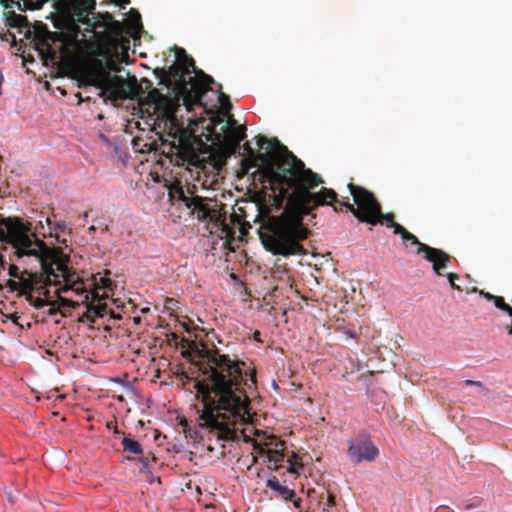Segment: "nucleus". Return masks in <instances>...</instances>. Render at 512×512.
<instances>
[{"label":"nucleus","instance_id":"1","mask_svg":"<svg viewBox=\"0 0 512 512\" xmlns=\"http://www.w3.org/2000/svg\"><path fill=\"white\" fill-rule=\"evenodd\" d=\"M213 352L217 356L216 364L221 369H212L206 379L190 380L196 390V399L203 405L201 410H197L199 427L217 430L218 440L229 441L230 431L223 428L219 420L224 415L237 419L249 410L250 398L244 387L248 383L241 368L244 362L231 360L228 354H220L218 348H214Z\"/></svg>","mask_w":512,"mask_h":512},{"label":"nucleus","instance_id":"2","mask_svg":"<svg viewBox=\"0 0 512 512\" xmlns=\"http://www.w3.org/2000/svg\"><path fill=\"white\" fill-rule=\"evenodd\" d=\"M146 102L153 106V126L159 134L162 154L179 167H199L202 163L200 155L206 144L177 118L182 102L180 97H170L157 88H151Z\"/></svg>","mask_w":512,"mask_h":512},{"label":"nucleus","instance_id":"3","mask_svg":"<svg viewBox=\"0 0 512 512\" xmlns=\"http://www.w3.org/2000/svg\"><path fill=\"white\" fill-rule=\"evenodd\" d=\"M256 140L259 148L266 151L246 156L242 160V167L246 171L251 168H258L261 163L263 165V176L270 183H277L282 187L294 189L302 202L305 190L313 189L324 182L320 175L306 168L304 162L298 159L278 139H268L259 134Z\"/></svg>","mask_w":512,"mask_h":512},{"label":"nucleus","instance_id":"4","mask_svg":"<svg viewBox=\"0 0 512 512\" xmlns=\"http://www.w3.org/2000/svg\"><path fill=\"white\" fill-rule=\"evenodd\" d=\"M348 189L353 203H350L348 197L338 199L333 189L322 188L316 193L310 192V189L305 190L303 204L307 207L329 205L335 212L351 213L358 221L366 224H398L393 212H382V206L374 193L352 182L348 184Z\"/></svg>","mask_w":512,"mask_h":512},{"label":"nucleus","instance_id":"5","mask_svg":"<svg viewBox=\"0 0 512 512\" xmlns=\"http://www.w3.org/2000/svg\"><path fill=\"white\" fill-rule=\"evenodd\" d=\"M176 62L169 67L155 68L153 73L159 79V85L171 89L180 97L187 112H192L194 106H202L205 90L191 75L196 70L194 59L183 48L175 49Z\"/></svg>","mask_w":512,"mask_h":512},{"label":"nucleus","instance_id":"6","mask_svg":"<svg viewBox=\"0 0 512 512\" xmlns=\"http://www.w3.org/2000/svg\"><path fill=\"white\" fill-rule=\"evenodd\" d=\"M64 10L71 16V29L79 32V24L88 26L86 33H93L99 40L111 45H118L122 38L124 27L106 13L104 15L95 13V0H57Z\"/></svg>","mask_w":512,"mask_h":512},{"label":"nucleus","instance_id":"7","mask_svg":"<svg viewBox=\"0 0 512 512\" xmlns=\"http://www.w3.org/2000/svg\"><path fill=\"white\" fill-rule=\"evenodd\" d=\"M81 82L84 85L100 89L99 96L104 100L133 99L141 90L135 78H133V84L130 85L120 76H111L106 71L104 61L98 58H91L83 65Z\"/></svg>","mask_w":512,"mask_h":512},{"label":"nucleus","instance_id":"8","mask_svg":"<svg viewBox=\"0 0 512 512\" xmlns=\"http://www.w3.org/2000/svg\"><path fill=\"white\" fill-rule=\"evenodd\" d=\"M264 249L275 256L306 255L302 242L310 236L308 226H258Z\"/></svg>","mask_w":512,"mask_h":512},{"label":"nucleus","instance_id":"9","mask_svg":"<svg viewBox=\"0 0 512 512\" xmlns=\"http://www.w3.org/2000/svg\"><path fill=\"white\" fill-rule=\"evenodd\" d=\"M30 226H0V242L11 245L18 259L28 256L40 260L42 267L46 265L44 258L48 249L46 243L33 233ZM6 261L0 253V272L5 270Z\"/></svg>","mask_w":512,"mask_h":512},{"label":"nucleus","instance_id":"10","mask_svg":"<svg viewBox=\"0 0 512 512\" xmlns=\"http://www.w3.org/2000/svg\"><path fill=\"white\" fill-rule=\"evenodd\" d=\"M168 189L170 200L182 202L190 210V214L195 215L199 221L208 220L212 224H226L218 221L217 204L211 206V201L199 196L187 195L180 180L173 181Z\"/></svg>","mask_w":512,"mask_h":512},{"label":"nucleus","instance_id":"11","mask_svg":"<svg viewBox=\"0 0 512 512\" xmlns=\"http://www.w3.org/2000/svg\"><path fill=\"white\" fill-rule=\"evenodd\" d=\"M392 227L395 233L401 235L406 247L417 246L416 254H422L426 261L432 263L433 271L439 276L443 275L441 270L448 267L452 258L448 253L442 249L420 242L414 234L405 229V226Z\"/></svg>","mask_w":512,"mask_h":512},{"label":"nucleus","instance_id":"12","mask_svg":"<svg viewBox=\"0 0 512 512\" xmlns=\"http://www.w3.org/2000/svg\"><path fill=\"white\" fill-rule=\"evenodd\" d=\"M223 123V119L220 117L213 118L208 127L210 132L209 136L212 143L215 145H224L232 151L241 149V142L246 137V127L240 125L234 128H229L228 125H222L220 131L217 132L215 129L218 125Z\"/></svg>","mask_w":512,"mask_h":512},{"label":"nucleus","instance_id":"13","mask_svg":"<svg viewBox=\"0 0 512 512\" xmlns=\"http://www.w3.org/2000/svg\"><path fill=\"white\" fill-rule=\"evenodd\" d=\"M254 226H204L210 233H218L222 241V248L228 252H234L240 244L247 243L249 229Z\"/></svg>","mask_w":512,"mask_h":512},{"label":"nucleus","instance_id":"14","mask_svg":"<svg viewBox=\"0 0 512 512\" xmlns=\"http://www.w3.org/2000/svg\"><path fill=\"white\" fill-rule=\"evenodd\" d=\"M348 455L356 464L362 461L372 462L379 455V449L365 437H357L348 443Z\"/></svg>","mask_w":512,"mask_h":512},{"label":"nucleus","instance_id":"15","mask_svg":"<svg viewBox=\"0 0 512 512\" xmlns=\"http://www.w3.org/2000/svg\"><path fill=\"white\" fill-rule=\"evenodd\" d=\"M266 486L285 501L290 500L295 496V490L290 489L286 485H282L276 477L269 478L266 481Z\"/></svg>","mask_w":512,"mask_h":512},{"label":"nucleus","instance_id":"16","mask_svg":"<svg viewBox=\"0 0 512 512\" xmlns=\"http://www.w3.org/2000/svg\"><path fill=\"white\" fill-rule=\"evenodd\" d=\"M121 444L125 451L133 455H141L143 453V447L140 442L133 439L130 435L123 434Z\"/></svg>","mask_w":512,"mask_h":512},{"label":"nucleus","instance_id":"17","mask_svg":"<svg viewBox=\"0 0 512 512\" xmlns=\"http://www.w3.org/2000/svg\"><path fill=\"white\" fill-rule=\"evenodd\" d=\"M6 22L10 27L13 28H24L28 27L27 17L21 14H16L13 10H9L5 13Z\"/></svg>","mask_w":512,"mask_h":512},{"label":"nucleus","instance_id":"18","mask_svg":"<svg viewBox=\"0 0 512 512\" xmlns=\"http://www.w3.org/2000/svg\"><path fill=\"white\" fill-rule=\"evenodd\" d=\"M193 73H195L194 78L196 79V82L203 87L206 94L207 91L210 90L209 85L215 83L214 79L210 75L204 73L202 70H199L197 67L196 70H193Z\"/></svg>","mask_w":512,"mask_h":512},{"label":"nucleus","instance_id":"19","mask_svg":"<svg viewBox=\"0 0 512 512\" xmlns=\"http://www.w3.org/2000/svg\"><path fill=\"white\" fill-rule=\"evenodd\" d=\"M8 275L13 278H18L22 283V288L24 290H32L33 284L32 281L23 277H20V270L16 264H11L8 268Z\"/></svg>","mask_w":512,"mask_h":512},{"label":"nucleus","instance_id":"20","mask_svg":"<svg viewBox=\"0 0 512 512\" xmlns=\"http://www.w3.org/2000/svg\"><path fill=\"white\" fill-rule=\"evenodd\" d=\"M24 295L29 304L35 309H42L46 306L52 305V300L42 299L41 297L34 296L32 293H27Z\"/></svg>","mask_w":512,"mask_h":512},{"label":"nucleus","instance_id":"21","mask_svg":"<svg viewBox=\"0 0 512 512\" xmlns=\"http://www.w3.org/2000/svg\"><path fill=\"white\" fill-rule=\"evenodd\" d=\"M87 309L96 318H104L108 312V307L103 303L88 304Z\"/></svg>","mask_w":512,"mask_h":512},{"label":"nucleus","instance_id":"22","mask_svg":"<svg viewBox=\"0 0 512 512\" xmlns=\"http://www.w3.org/2000/svg\"><path fill=\"white\" fill-rule=\"evenodd\" d=\"M5 288H7L10 293L19 291L20 296L24 295L27 291L22 288L20 281L16 282L12 279H8L5 284H0V291H3Z\"/></svg>","mask_w":512,"mask_h":512},{"label":"nucleus","instance_id":"23","mask_svg":"<svg viewBox=\"0 0 512 512\" xmlns=\"http://www.w3.org/2000/svg\"><path fill=\"white\" fill-rule=\"evenodd\" d=\"M493 303L501 311L507 313L508 315L512 314V307L505 302L502 296H496Z\"/></svg>","mask_w":512,"mask_h":512},{"label":"nucleus","instance_id":"24","mask_svg":"<svg viewBox=\"0 0 512 512\" xmlns=\"http://www.w3.org/2000/svg\"><path fill=\"white\" fill-rule=\"evenodd\" d=\"M47 40L48 39H44L42 41V45L46 46V59L55 61L58 58V52L50 46Z\"/></svg>","mask_w":512,"mask_h":512},{"label":"nucleus","instance_id":"25","mask_svg":"<svg viewBox=\"0 0 512 512\" xmlns=\"http://www.w3.org/2000/svg\"><path fill=\"white\" fill-rule=\"evenodd\" d=\"M286 456L284 454L283 451H275L274 452V455L269 459L270 462L274 461L275 464H278V463H283L284 461H286ZM287 462L291 463L290 462V459H287Z\"/></svg>","mask_w":512,"mask_h":512},{"label":"nucleus","instance_id":"26","mask_svg":"<svg viewBox=\"0 0 512 512\" xmlns=\"http://www.w3.org/2000/svg\"><path fill=\"white\" fill-rule=\"evenodd\" d=\"M471 292H474V293H479V295L481 297H483L484 299H486L487 301H491V302H494L495 298H496V295H493L489 292H486L484 290H480L478 289L477 287H474L472 288Z\"/></svg>","mask_w":512,"mask_h":512},{"label":"nucleus","instance_id":"27","mask_svg":"<svg viewBox=\"0 0 512 512\" xmlns=\"http://www.w3.org/2000/svg\"><path fill=\"white\" fill-rule=\"evenodd\" d=\"M138 461L139 463L142 464V469H141V472L143 473H146V474H151V470H150V459L149 457H139L138 458Z\"/></svg>","mask_w":512,"mask_h":512},{"label":"nucleus","instance_id":"28","mask_svg":"<svg viewBox=\"0 0 512 512\" xmlns=\"http://www.w3.org/2000/svg\"><path fill=\"white\" fill-rule=\"evenodd\" d=\"M446 277H447L450 285L452 286V288L459 290V291L462 290V288L455 283V281L459 279V276L457 274L450 272V273L446 274Z\"/></svg>","mask_w":512,"mask_h":512},{"label":"nucleus","instance_id":"29","mask_svg":"<svg viewBox=\"0 0 512 512\" xmlns=\"http://www.w3.org/2000/svg\"><path fill=\"white\" fill-rule=\"evenodd\" d=\"M104 64L106 65V71H108L109 73L111 71L118 72L120 70L119 65L114 60H108L104 62Z\"/></svg>","mask_w":512,"mask_h":512},{"label":"nucleus","instance_id":"30","mask_svg":"<svg viewBox=\"0 0 512 512\" xmlns=\"http://www.w3.org/2000/svg\"><path fill=\"white\" fill-rule=\"evenodd\" d=\"M0 4L6 9H12L13 5L16 4L19 9L21 8L20 2H15L14 0H0Z\"/></svg>","mask_w":512,"mask_h":512},{"label":"nucleus","instance_id":"31","mask_svg":"<svg viewBox=\"0 0 512 512\" xmlns=\"http://www.w3.org/2000/svg\"><path fill=\"white\" fill-rule=\"evenodd\" d=\"M0 224H31V223L23 222L19 218H16L14 221L11 218H7V219H0Z\"/></svg>","mask_w":512,"mask_h":512},{"label":"nucleus","instance_id":"32","mask_svg":"<svg viewBox=\"0 0 512 512\" xmlns=\"http://www.w3.org/2000/svg\"><path fill=\"white\" fill-rule=\"evenodd\" d=\"M219 102L221 103V105L223 107H225L226 105L228 106V108L231 107L229 96H227L226 94H224L221 91H220V94H219Z\"/></svg>","mask_w":512,"mask_h":512},{"label":"nucleus","instance_id":"33","mask_svg":"<svg viewBox=\"0 0 512 512\" xmlns=\"http://www.w3.org/2000/svg\"><path fill=\"white\" fill-rule=\"evenodd\" d=\"M465 385L466 386H477V387L481 388L483 391H487V389L484 387L483 383L480 381L467 379V380H465Z\"/></svg>","mask_w":512,"mask_h":512},{"label":"nucleus","instance_id":"34","mask_svg":"<svg viewBox=\"0 0 512 512\" xmlns=\"http://www.w3.org/2000/svg\"><path fill=\"white\" fill-rule=\"evenodd\" d=\"M230 278H231L232 282L234 283V285H236L238 287H243L244 284L239 275H237L235 273H231Z\"/></svg>","mask_w":512,"mask_h":512},{"label":"nucleus","instance_id":"35","mask_svg":"<svg viewBox=\"0 0 512 512\" xmlns=\"http://www.w3.org/2000/svg\"><path fill=\"white\" fill-rule=\"evenodd\" d=\"M107 428L111 430L115 435H123L124 433L120 431L116 424L113 422H107Z\"/></svg>","mask_w":512,"mask_h":512},{"label":"nucleus","instance_id":"36","mask_svg":"<svg viewBox=\"0 0 512 512\" xmlns=\"http://www.w3.org/2000/svg\"><path fill=\"white\" fill-rule=\"evenodd\" d=\"M480 506V501L478 499L474 500L473 502L469 503V504H466L464 506V509L466 511H470V510H474V509H477L479 508Z\"/></svg>","mask_w":512,"mask_h":512},{"label":"nucleus","instance_id":"37","mask_svg":"<svg viewBox=\"0 0 512 512\" xmlns=\"http://www.w3.org/2000/svg\"><path fill=\"white\" fill-rule=\"evenodd\" d=\"M342 333L347 335L349 338L356 339L357 338V332L350 328H343Z\"/></svg>","mask_w":512,"mask_h":512},{"label":"nucleus","instance_id":"38","mask_svg":"<svg viewBox=\"0 0 512 512\" xmlns=\"http://www.w3.org/2000/svg\"><path fill=\"white\" fill-rule=\"evenodd\" d=\"M289 501L293 502V506L299 510V512H302V499L297 498L296 495L290 499Z\"/></svg>","mask_w":512,"mask_h":512},{"label":"nucleus","instance_id":"39","mask_svg":"<svg viewBox=\"0 0 512 512\" xmlns=\"http://www.w3.org/2000/svg\"><path fill=\"white\" fill-rule=\"evenodd\" d=\"M242 149L246 153L247 156H251V155L256 154L255 151L253 150V148L251 147V145L248 142L243 144Z\"/></svg>","mask_w":512,"mask_h":512},{"label":"nucleus","instance_id":"40","mask_svg":"<svg viewBox=\"0 0 512 512\" xmlns=\"http://www.w3.org/2000/svg\"><path fill=\"white\" fill-rule=\"evenodd\" d=\"M49 228V232L51 233L52 232V228H54V230H61L62 232H66L67 230L70 232L71 231V228L70 226H66V225H63V226H48Z\"/></svg>","mask_w":512,"mask_h":512},{"label":"nucleus","instance_id":"41","mask_svg":"<svg viewBox=\"0 0 512 512\" xmlns=\"http://www.w3.org/2000/svg\"><path fill=\"white\" fill-rule=\"evenodd\" d=\"M336 504V499H335V496L333 495H328L327 497V501H326V506L327 507H332Z\"/></svg>","mask_w":512,"mask_h":512},{"label":"nucleus","instance_id":"42","mask_svg":"<svg viewBox=\"0 0 512 512\" xmlns=\"http://www.w3.org/2000/svg\"><path fill=\"white\" fill-rule=\"evenodd\" d=\"M39 292L44 296L43 299L51 300L50 290L48 288H41Z\"/></svg>","mask_w":512,"mask_h":512},{"label":"nucleus","instance_id":"43","mask_svg":"<svg viewBox=\"0 0 512 512\" xmlns=\"http://www.w3.org/2000/svg\"><path fill=\"white\" fill-rule=\"evenodd\" d=\"M261 224H303L301 221H295V222H262Z\"/></svg>","mask_w":512,"mask_h":512},{"label":"nucleus","instance_id":"44","mask_svg":"<svg viewBox=\"0 0 512 512\" xmlns=\"http://www.w3.org/2000/svg\"><path fill=\"white\" fill-rule=\"evenodd\" d=\"M136 14H137V18L133 21L134 28H141L142 24H141V20H140V15L137 12H136Z\"/></svg>","mask_w":512,"mask_h":512},{"label":"nucleus","instance_id":"45","mask_svg":"<svg viewBox=\"0 0 512 512\" xmlns=\"http://www.w3.org/2000/svg\"><path fill=\"white\" fill-rule=\"evenodd\" d=\"M117 5L124 7L125 5L130 4V0H112Z\"/></svg>","mask_w":512,"mask_h":512},{"label":"nucleus","instance_id":"46","mask_svg":"<svg viewBox=\"0 0 512 512\" xmlns=\"http://www.w3.org/2000/svg\"><path fill=\"white\" fill-rule=\"evenodd\" d=\"M226 125H228L229 128L237 127L236 126V120L233 118V116L229 117L228 122H227Z\"/></svg>","mask_w":512,"mask_h":512},{"label":"nucleus","instance_id":"47","mask_svg":"<svg viewBox=\"0 0 512 512\" xmlns=\"http://www.w3.org/2000/svg\"><path fill=\"white\" fill-rule=\"evenodd\" d=\"M20 317L16 314H10V315H7V319L11 320L13 323L17 324L18 323V319Z\"/></svg>","mask_w":512,"mask_h":512},{"label":"nucleus","instance_id":"48","mask_svg":"<svg viewBox=\"0 0 512 512\" xmlns=\"http://www.w3.org/2000/svg\"><path fill=\"white\" fill-rule=\"evenodd\" d=\"M58 311H59V309H58V308L53 307V306L51 305V307H50V309H49L48 313H49V315H52V316H53V315H56V314L58 313Z\"/></svg>","mask_w":512,"mask_h":512},{"label":"nucleus","instance_id":"49","mask_svg":"<svg viewBox=\"0 0 512 512\" xmlns=\"http://www.w3.org/2000/svg\"><path fill=\"white\" fill-rule=\"evenodd\" d=\"M115 382H117V383H121V384H123L124 386H126V387H128V388H130V387H131L130 383H129L128 381H126V380H120V379H117V380H115Z\"/></svg>","mask_w":512,"mask_h":512},{"label":"nucleus","instance_id":"50","mask_svg":"<svg viewBox=\"0 0 512 512\" xmlns=\"http://www.w3.org/2000/svg\"><path fill=\"white\" fill-rule=\"evenodd\" d=\"M92 213H93V211H92V210H90V211H86V212L84 213V215H83L84 221H89V216H90V214H92Z\"/></svg>","mask_w":512,"mask_h":512},{"label":"nucleus","instance_id":"51","mask_svg":"<svg viewBox=\"0 0 512 512\" xmlns=\"http://www.w3.org/2000/svg\"><path fill=\"white\" fill-rule=\"evenodd\" d=\"M109 312H110L111 317H112L113 319H121V316H120V315H117V314H115V313H114V312H112V311H109Z\"/></svg>","mask_w":512,"mask_h":512},{"label":"nucleus","instance_id":"52","mask_svg":"<svg viewBox=\"0 0 512 512\" xmlns=\"http://www.w3.org/2000/svg\"><path fill=\"white\" fill-rule=\"evenodd\" d=\"M95 231H96V226H94V225L89 226V233L90 234H92Z\"/></svg>","mask_w":512,"mask_h":512},{"label":"nucleus","instance_id":"53","mask_svg":"<svg viewBox=\"0 0 512 512\" xmlns=\"http://www.w3.org/2000/svg\"><path fill=\"white\" fill-rule=\"evenodd\" d=\"M117 400H118V401H124V400H125V398H124V396H123V395H120V396H118V397H117Z\"/></svg>","mask_w":512,"mask_h":512},{"label":"nucleus","instance_id":"54","mask_svg":"<svg viewBox=\"0 0 512 512\" xmlns=\"http://www.w3.org/2000/svg\"><path fill=\"white\" fill-rule=\"evenodd\" d=\"M47 34H48V38H49V39H52V38H53V36H56V34H52V33H50V32H47Z\"/></svg>","mask_w":512,"mask_h":512},{"label":"nucleus","instance_id":"55","mask_svg":"<svg viewBox=\"0 0 512 512\" xmlns=\"http://www.w3.org/2000/svg\"><path fill=\"white\" fill-rule=\"evenodd\" d=\"M145 82L147 83V87L151 88V82L149 80H145Z\"/></svg>","mask_w":512,"mask_h":512},{"label":"nucleus","instance_id":"56","mask_svg":"<svg viewBox=\"0 0 512 512\" xmlns=\"http://www.w3.org/2000/svg\"><path fill=\"white\" fill-rule=\"evenodd\" d=\"M238 224H244V225H247V224H250L248 221H243V222H239Z\"/></svg>","mask_w":512,"mask_h":512},{"label":"nucleus","instance_id":"57","mask_svg":"<svg viewBox=\"0 0 512 512\" xmlns=\"http://www.w3.org/2000/svg\"><path fill=\"white\" fill-rule=\"evenodd\" d=\"M134 320L137 323V322H140L141 318L140 317H136Z\"/></svg>","mask_w":512,"mask_h":512},{"label":"nucleus","instance_id":"58","mask_svg":"<svg viewBox=\"0 0 512 512\" xmlns=\"http://www.w3.org/2000/svg\"><path fill=\"white\" fill-rule=\"evenodd\" d=\"M46 221H47V224H48V225H51V224H52L49 218H47V220H46Z\"/></svg>","mask_w":512,"mask_h":512},{"label":"nucleus","instance_id":"59","mask_svg":"<svg viewBox=\"0 0 512 512\" xmlns=\"http://www.w3.org/2000/svg\"><path fill=\"white\" fill-rule=\"evenodd\" d=\"M173 338H174L175 340H177V339H178V336H177L176 334H174V335H173Z\"/></svg>","mask_w":512,"mask_h":512},{"label":"nucleus","instance_id":"60","mask_svg":"<svg viewBox=\"0 0 512 512\" xmlns=\"http://www.w3.org/2000/svg\"><path fill=\"white\" fill-rule=\"evenodd\" d=\"M273 387H275V388L278 387L275 381L273 382Z\"/></svg>","mask_w":512,"mask_h":512},{"label":"nucleus","instance_id":"61","mask_svg":"<svg viewBox=\"0 0 512 512\" xmlns=\"http://www.w3.org/2000/svg\"><path fill=\"white\" fill-rule=\"evenodd\" d=\"M108 227H109L108 225H105V229L104 230L108 231Z\"/></svg>","mask_w":512,"mask_h":512},{"label":"nucleus","instance_id":"62","mask_svg":"<svg viewBox=\"0 0 512 512\" xmlns=\"http://www.w3.org/2000/svg\"><path fill=\"white\" fill-rule=\"evenodd\" d=\"M463 512H469V511H466V510L463 508Z\"/></svg>","mask_w":512,"mask_h":512}]
</instances>
